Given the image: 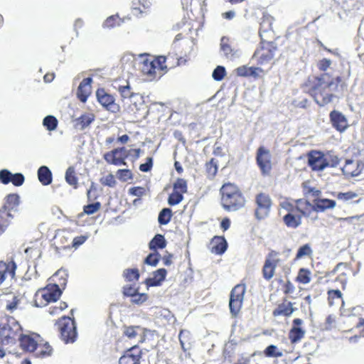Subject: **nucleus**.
I'll return each mask as SVG.
<instances>
[{"mask_svg":"<svg viewBox=\"0 0 364 364\" xmlns=\"http://www.w3.org/2000/svg\"><path fill=\"white\" fill-rule=\"evenodd\" d=\"M313 253L312 249L309 244L300 247L296 252L294 260H299L304 257L311 256Z\"/></svg>","mask_w":364,"mask_h":364,"instance_id":"obj_42","label":"nucleus"},{"mask_svg":"<svg viewBox=\"0 0 364 364\" xmlns=\"http://www.w3.org/2000/svg\"><path fill=\"white\" fill-rule=\"evenodd\" d=\"M123 277L127 282H136L139 280L140 274L139 269L136 268L126 269L123 272Z\"/></svg>","mask_w":364,"mask_h":364,"instance_id":"obj_37","label":"nucleus"},{"mask_svg":"<svg viewBox=\"0 0 364 364\" xmlns=\"http://www.w3.org/2000/svg\"><path fill=\"white\" fill-rule=\"evenodd\" d=\"M41 336L38 333H31L23 334L22 333L18 337L19 346L25 352H35L38 348V344L40 342Z\"/></svg>","mask_w":364,"mask_h":364,"instance_id":"obj_15","label":"nucleus"},{"mask_svg":"<svg viewBox=\"0 0 364 364\" xmlns=\"http://www.w3.org/2000/svg\"><path fill=\"white\" fill-rule=\"evenodd\" d=\"M17 265L13 257L0 261V286L8 277H15Z\"/></svg>","mask_w":364,"mask_h":364,"instance_id":"obj_20","label":"nucleus"},{"mask_svg":"<svg viewBox=\"0 0 364 364\" xmlns=\"http://www.w3.org/2000/svg\"><path fill=\"white\" fill-rule=\"evenodd\" d=\"M307 164L312 171H322L327 168H335L340 164L338 156L331 151L311 150L307 154Z\"/></svg>","mask_w":364,"mask_h":364,"instance_id":"obj_5","label":"nucleus"},{"mask_svg":"<svg viewBox=\"0 0 364 364\" xmlns=\"http://www.w3.org/2000/svg\"><path fill=\"white\" fill-rule=\"evenodd\" d=\"M68 308V304L65 301H60L55 305H52L48 309V313L52 316L59 315L63 310Z\"/></svg>","mask_w":364,"mask_h":364,"instance_id":"obj_40","label":"nucleus"},{"mask_svg":"<svg viewBox=\"0 0 364 364\" xmlns=\"http://www.w3.org/2000/svg\"><path fill=\"white\" fill-rule=\"evenodd\" d=\"M226 74L225 69L223 66L218 65L213 70L212 77L216 81L222 80Z\"/></svg>","mask_w":364,"mask_h":364,"instance_id":"obj_50","label":"nucleus"},{"mask_svg":"<svg viewBox=\"0 0 364 364\" xmlns=\"http://www.w3.org/2000/svg\"><path fill=\"white\" fill-rule=\"evenodd\" d=\"M281 207L287 211L283 217L284 225L289 228H297L302 223V218L310 216V202L304 198L289 200L280 203Z\"/></svg>","mask_w":364,"mask_h":364,"instance_id":"obj_2","label":"nucleus"},{"mask_svg":"<svg viewBox=\"0 0 364 364\" xmlns=\"http://www.w3.org/2000/svg\"><path fill=\"white\" fill-rule=\"evenodd\" d=\"M217 161L215 159H211L205 164V171L207 176L210 178H213L218 173Z\"/></svg>","mask_w":364,"mask_h":364,"instance_id":"obj_36","label":"nucleus"},{"mask_svg":"<svg viewBox=\"0 0 364 364\" xmlns=\"http://www.w3.org/2000/svg\"><path fill=\"white\" fill-rule=\"evenodd\" d=\"M311 276L312 273L310 269L304 267L300 268L295 277V282L300 284H307L311 282Z\"/></svg>","mask_w":364,"mask_h":364,"instance_id":"obj_33","label":"nucleus"},{"mask_svg":"<svg viewBox=\"0 0 364 364\" xmlns=\"http://www.w3.org/2000/svg\"><path fill=\"white\" fill-rule=\"evenodd\" d=\"M72 233L66 230H58L53 237V247L57 254L71 248Z\"/></svg>","mask_w":364,"mask_h":364,"instance_id":"obj_14","label":"nucleus"},{"mask_svg":"<svg viewBox=\"0 0 364 364\" xmlns=\"http://www.w3.org/2000/svg\"><path fill=\"white\" fill-rule=\"evenodd\" d=\"M89 238L88 235H80L75 237H72L71 247L77 249Z\"/></svg>","mask_w":364,"mask_h":364,"instance_id":"obj_55","label":"nucleus"},{"mask_svg":"<svg viewBox=\"0 0 364 364\" xmlns=\"http://www.w3.org/2000/svg\"><path fill=\"white\" fill-rule=\"evenodd\" d=\"M228 247V243L223 236H214L210 242V250L213 253L222 255Z\"/></svg>","mask_w":364,"mask_h":364,"instance_id":"obj_29","label":"nucleus"},{"mask_svg":"<svg viewBox=\"0 0 364 364\" xmlns=\"http://www.w3.org/2000/svg\"><path fill=\"white\" fill-rule=\"evenodd\" d=\"M172 211L170 208H163L158 217V222L160 225H166L168 224L172 218Z\"/></svg>","mask_w":364,"mask_h":364,"instance_id":"obj_35","label":"nucleus"},{"mask_svg":"<svg viewBox=\"0 0 364 364\" xmlns=\"http://www.w3.org/2000/svg\"><path fill=\"white\" fill-rule=\"evenodd\" d=\"M91 123V117L88 115L84 114L80 116L76 119L75 127L79 129H84Z\"/></svg>","mask_w":364,"mask_h":364,"instance_id":"obj_47","label":"nucleus"},{"mask_svg":"<svg viewBox=\"0 0 364 364\" xmlns=\"http://www.w3.org/2000/svg\"><path fill=\"white\" fill-rule=\"evenodd\" d=\"M35 351L38 356L46 357L52 354L53 348L48 343L44 344L38 343V348Z\"/></svg>","mask_w":364,"mask_h":364,"instance_id":"obj_39","label":"nucleus"},{"mask_svg":"<svg viewBox=\"0 0 364 364\" xmlns=\"http://www.w3.org/2000/svg\"><path fill=\"white\" fill-rule=\"evenodd\" d=\"M277 51V46L274 42L269 40H261L259 46L255 51L252 58L256 60L257 65H267L273 60Z\"/></svg>","mask_w":364,"mask_h":364,"instance_id":"obj_8","label":"nucleus"},{"mask_svg":"<svg viewBox=\"0 0 364 364\" xmlns=\"http://www.w3.org/2000/svg\"><path fill=\"white\" fill-rule=\"evenodd\" d=\"M166 246V241L163 235L157 234L149 243V247L151 250L157 252L158 249H164Z\"/></svg>","mask_w":364,"mask_h":364,"instance_id":"obj_34","label":"nucleus"},{"mask_svg":"<svg viewBox=\"0 0 364 364\" xmlns=\"http://www.w3.org/2000/svg\"><path fill=\"white\" fill-rule=\"evenodd\" d=\"M332 195L338 200L347 204L352 203H358L361 200V198L359 197V194L352 191L333 193Z\"/></svg>","mask_w":364,"mask_h":364,"instance_id":"obj_28","label":"nucleus"},{"mask_svg":"<svg viewBox=\"0 0 364 364\" xmlns=\"http://www.w3.org/2000/svg\"><path fill=\"white\" fill-rule=\"evenodd\" d=\"M19 302V298L16 296H13L11 300L7 301L6 309L11 313L14 312L17 309Z\"/></svg>","mask_w":364,"mask_h":364,"instance_id":"obj_53","label":"nucleus"},{"mask_svg":"<svg viewBox=\"0 0 364 364\" xmlns=\"http://www.w3.org/2000/svg\"><path fill=\"white\" fill-rule=\"evenodd\" d=\"M12 173L7 169H2L0 171V183L4 185H7L10 183L9 177L12 176Z\"/></svg>","mask_w":364,"mask_h":364,"instance_id":"obj_58","label":"nucleus"},{"mask_svg":"<svg viewBox=\"0 0 364 364\" xmlns=\"http://www.w3.org/2000/svg\"><path fill=\"white\" fill-rule=\"evenodd\" d=\"M143 352L139 345H134L124 351L119 359V364H140Z\"/></svg>","mask_w":364,"mask_h":364,"instance_id":"obj_17","label":"nucleus"},{"mask_svg":"<svg viewBox=\"0 0 364 364\" xmlns=\"http://www.w3.org/2000/svg\"><path fill=\"white\" fill-rule=\"evenodd\" d=\"M228 39L223 38L221 39L220 48L222 51L226 56H232L234 55L231 46L228 43Z\"/></svg>","mask_w":364,"mask_h":364,"instance_id":"obj_54","label":"nucleus"},{"mask_svg":"<svg viewBox=\"0 0 364 364\" xmlns=\"http://www.w3.org/2000/svg\"><path fill=\"white\" fill-rule=\"evenodd\" d=\"M153 166V159L152 157L146 158V161L139 166V170L142 172L149 171Z\"/></svg>","mask_w":364,"mask_h":364,"instance_id":"obj_63","label":"nucleus"},{"mask_svg":"<svg viewBox=\"0 0 364 364\" xmlns=\"http://www.w3.org/2000/svg\"><path fill=\"white\" fill-rule=\"evenodd\" d=\"M336 318V316L333 315H328L324 323V328L326 330H331L333 327H335Z\"/></svg>","mask_w":364,"mask_h":364,"instance_id":"obj_62","label":"nucleus"},{"mask_svg":"<svg viewBox=\"0 0 364 364\" xmlns=\"http://www.w3.org/2000/svg\"><path fill=\"white\" fill-rule=\"evenodd\" d=\"M167 272L166 269L161 268L154 272V277L151 278H147L145 281L146 284L148 287H156L161 284L166 276Z\"/></svg>","mask_w":364,"mask_h":364,"instance_id":"obj_30","label":"nucleus"},{"mask_svg":"<svg viewBox=\"0 0 364 364\" xmlns=\"http://www.w3.org/2000/svg\"><path fill=\"white\" fill-rule=\"evenodd\" d=\"M150 331L140 326H124L123 327L122 336L129 340L135 339L139 336V343H143L146 339V334Z\"/></svg>","mask_w":364,"mask_h":364,"instance_id":"obj_19","label":"nucleus"},{"mask_svg":"<svg viewBox=\"0 0 364 364\" xmlns=\"http://www.w3.org/2000/svg\"><path fill=\"white\" fill-rule=\"evenodd\" d=\"M118 91L122 98H132L136 95L133 92H132V88L128 82H127V84L124 85H119L118 87Z\"/></svg>","mask_w":364,"mask_h":364,"instance_id":"obj_45","label":"nucleus"},{"mask_svg":"<svg viewBox=\"0 0 364 364\" xmlns=\"http://www.w3.org/2000/svg\"><path fill=\"white\" fill-rule=\"evenodd\" d=\"M296 309V308L294 307V304L288 301L287 298H284L282 303L279 304L273 310L272 316L274 317H289Z\"/></svg>","mask_w":364,"mask_h":364,"instance_id":"obj_24","label":"nucleus"},{"mask_svg":"<svg viewBox=\"0 0 364 364\" xmlns=\"http://www.w3.org/2000/svg\"><path fill=\"white\" fill-rule=\"evenodd\" d=\"M101 183L109 187H114L116 184V181L113 174L109 173L102 177L100 180Z\"/></svg>","mask_w":364,"mask_h":364,"instance_id":"obj_56","label":"nucleus"},{"mask_svg":"<svg viewBox=\"0 0 364 364\" xmlns=\"http://www.w3.org/2000/svg\"><path fill=\"white\" fill-rule=\"evenodd\" d=\"M256 162L263 176L269 175L272 168V156L270 151L264 146H259L257 151Z\"/></svg>","mask_w":364,"mask_h":364,"instance_id":"obj_12","label":"nucleus"},{"mask_svg":"<svg viewBox=\"0 0 364 364\" xmlns=\"http://www.w3.org/2000/svg\"><path fill=\"white\" fill-rule=\"evenodd\" d=\"M273 18L268 14H264L261 18L259 35L262 41L274 38L272 31Z\"/></svg>","mask_w":364,"mask_h":364,"instance_id":"obj_21","label":"nucleus"},{"mask_svg":"<svg viewBox=\"0 0 364 364\" xmlns=\"http://www.w3.org/2000/svg\"><path fill=\"white\" fill-rule=\"evenodd\" d=\"M62 294V290L58 284H48L39 289L34 295L33 302L36 307H44L50 303L56 302Z\"/></svg>","mask_w":364,"mask_h":364,"instance_id":"obj_7","label":"nucleus"},{"mask_svg":"<svg viewBox=\"0 0 364 364\" xmlns=\"http://www.w3.org/2000/svg\"><path fill=\"white\" fill-rule=\"evenodd\" d=\"M221 205L228 211L243 208L246 200L240 188L232 183H225L220 188Z\"/></svg>","mask_w":364,"mask_h":364,"instance_id":"obj_4","label":"nucleus"},{"mask_svg":"<svg viewBox=\"0 0 364 364\" xmlns=\"http://www.w3.org/2000/svg\"><path fill=\"white\" fill-rule=\"evenodd\" d=\"M38 178L43 185L48 186L52 182V173L47 166H41L38 170Z\"/></svg>","mask_w":364,"mask_h":364,"instance_id":"obj_32","label":"nucleus"},{"mask_svg":"<svg viewBox=\"0 0 364 364\" xmlns=\"http://www.w3.org/2000/svg\"><path fill=\"white\" fill-rule=\"evenodd\" d=\"M303 324V320L299 318L292 321V327L289 331L288 338L292 344L298 343L305 336V330L301 326Z\"/></svg>","mask_w":364,"mask_h":364,"instance_id":"obj_22","label":"nucleus"},{"mask_svg":"<svg viewBox=\"0 0 364 364\" xmlns=\"http://www.w3.org/2000/svg\"><path fill=\"white\" fill-rule=\"evenodd\" d=\"M336 205V202L334 200L328 198L315 199L314 200L313 205L310 203V207L311 208L310 210V215L313 211H316L317 213L324 212L326 210L334 208Z\"/></svg>","mask_w":364,"mask_h":364,"instance_id":"obj_25","label":"nucleus"},{"mask_svg":"<svg viewBox=\"0 0 364 364\" xmlns=\"http://www.w3.org/2000/svg\"><path fill=\"white\" fill-rule=\"evenodd\" d=\"M331 65V60L330 59L323 58L318 62L317 68L319 71L326 73V71L330 68Z\"/></svg>","mask_w":364,"mask_h":364,"instance_id":"obj_57","label":"nucleus"},{"mask_svg":"<svg viewBox=\"0 0 364 364\" xmlns=\"http://www.w3.org/2000/svg\"><path fill=\"white\" fill-rule=\"evenodd\" d=\"M22 327L13 316L4 317L0 323V343L14 344L22 332Z\"/></svg>","mask_w":364,"mask_h":364,"instance_id":"obj_6","label":"nucleus"},{"mask_svg":"<svg viewBox=\"0 0 364 364\" xmlns=\"http://www.w3.org/2000/svg\"><path fill=\"white\" fill-rule=\"evenodd\" d=\"M161 258L158 252L150 253L144 259V263L151 266H156Z\"/></svg>","mask_w":364,"mask_h":364,"instance_id":"obj_48","label":"nucleus"},{"mask_svg":"<svg viewBox=\"0 0 364 364\" xmlns=\"http://www.w3.org/2000/svg\"><path fill=\"white\" fill-rule=\"evenodd\" d=\"M343 294L339 289H328L327 291V300L329 306L335 304V301L341 299Z\"/></svg>","mask_w":364,"mask_h":364,"instance_id":"obj_41","label":"nucleus"},{"mask_svg":"<svg viewBox=\"0 0 364 364\" xmlns=\"http://www.w3.org/2000/svg\"><path fill=\"white\" fill-rule=\"evenodd\" d=\"M20 203V197L17 193H9L4 198V204L0 208L4 211L11 213L17 209Z\"/></svg>","mask_w":364,"mask_h":364,"instance_id":"obj_26","label":"nucleus"},{"mask_svg":"<svg viewBox=\"0 0 364 364\" xmlns=\"http://www.w3.org/2000/svg\"><path fill=\"white\" fill-rule=\"evenodd\" d=\"M245 291L246 285L245 283L235 285L230 291L229 308L230 314L234 318L237 317L240 312Z\"/></svg>","mask_w":364,"mask_h":364,"instance_id":"obj_10","label":"nucleus"},{"mask_svg":"<svg viewBox=\"0 0 364 364\" xmlns=\"http://www.w3.org/2000/svg\"><path fill=\"white\" fill-rule=\"evenodd\" d=\"M65 180L68 183L76 188L77 178L75 176V171L73 167H69L65 173Z\"/></svg>","mask_w":364,"mask_h":364,"instance_id":"obj_46","label":"nucleus"},{"mask_svg":"<svg viewBox=\"0 0 364 364\" xmlns=\"http://www.w3.org/2000/svg\"><path fill=\"white\" fill-rule=\"evenodd\" d=\"M55 325L58 326L60 337L65 343L75 341L77 333L74 319L69 316H62L56 321Z\"/></svg>","mask_w":364,"mask_h":364,"instance_id":"obj_9","label":"nucleus"},{"mask_svg":"<svg viewBox=\"0 0 364 364\" xmlns=\"http://www.w3.org/2000/svg\"><path fill=\"white\" fill-rule=\"evenodd\" d=\"M256 208L255 216L257 220H261L266 218L272 205V200L270 196L265 193H259L255 196Z\"/></svg>","mask_w":364,"mask_h":364,"instance_id":"obj_11","label":"nucleus"},{"mask_svg":"<svg viewBox=\"0 0 364 364\" xmlns=\"http://www.w3.org/2000/svg\"><path fill=\"white\" fill-rule=\"evenodd\" d=\"M148 299V295L144 293H139L138 291L131 298V302L134 304H142Z\"/></svg>","mask_w":364,"mask_h":364,"instance_id":"obj_51","label":"nucleus"},{"mask_svg":"<svg viewBox=\"0 0 364 364\" xmlns=\"http://www.w3.org/2000/svg\"><path fill=\"white\" fill-rule=\"evenodd\" d=\"M138 291V289L134 285L127 284L123 287L122 293L124 296L132 297Z\"/></svg>","mask_w":364,"mask_h":364,"instance_id":"obj_59","label":"nucleus"},{"mask_svg":"<svg viewBox=\"0 0 364 364\" xmlns=\"http://www.w3.org/2000/svg\"><path fill=\"white\" fill-rule=\"evenodd\" d=\"M14 218L11 213L0 209V235H2L11 225Z\"/></svg>","mask_w":364,"mask_h":364,"instance_id":"obj_31","label":"nucleus"},{"mask_svg":"<svg viewBox=\"0 0 364 364\" xmlns=\"http://www.w3.org/2000/svg\"><path fill=\"white\" fill-rule=\"evenodd\" d=\"M279 255L278 252L271 250L267 255L262 271L264 279L269 281L274 277L276 267L280 263V259L278 257Z\"/></svg>","mask_w":364,"mask_h":364,"instance_id":"obj_13","label":"nucleus"},{"mask_svg":"<svg viewBox=\"0 0 364 364\" xmlns=\"http://www.w3.org/2000/svg\"><path fill=\"white\" fill-rule=\"evenodd\" d=\"M170 55L153 56L147 53L139 55V70L150 80L160 77L167 72L166 61Z\"/></svg>","mask_w":364,"mask_h":364,"instance_id":"obj_3","label":"nucleus"},{"mask_svg":"<svg viewBox=\"0 0 364 364\" xmlns=\"http://www.w3.org/2000/svg\"><path fill=\"white\" fill-rule=\"evenodd\" d=\"M329 117L333 127L339 132H343L349 127L347 118L339 111H331Z\"/></svg>","mask_w":364,"mask_h":364,"instance_id":"obj_23","label":"nucleus"},{"mask_svg":"<svg viewBox=\"0 0 364 364\" xmlns=\"http://www.w3.org/2000/svg\"><path fill=\"white\" fill-rule=\"evenodd\" d=\"M13 181L12 184L15 186H21L23 185L25 181L24 176L21 173H13Z\"/></svg>","mask_w":364,"mask_h":364,"instance_id":"obj_61","label":"nucleus"},{"mask_svg":"<svg viewBox=\"0 0 364 364\" xmlns=\"http://www.w3.org/2000/svg\"><path fill=\"white\" fill-rule=\"evenodd\" d=\"M43 124L48 130L53 131L58 127V120L54 116L48 115L43 119Z\"/></svg>","mask_w":364,"mask_h":364,"instance_id":"obj_44","label":"nucleus"},{"mask_svg":"<svg viewBox=\"0 0 364 364\" xmlns=\"http://www.w3.org/2000/svg\"><path fill=\"white\" fill-rule=\"evenodd\" d=\"M183 200V196L181 193L173 192L169 195L168 198V203L173 206L178 205Z\"/></svg>","mask_w":364,"mask_h":364,"instance_id":"obj_49","label":"nucleus"},{"mask_svg":"<svg viewBox=\"0 0 364 364\" xmlns=\"http://www.w3.org/2000/svg\"><path fill=\"white\" fill-rule=\"evenodd\" d=\"M127 149L124 146L118 147L108 151L104 154L105 160L109 164L115 166H126V159L129 157L127 154Z\"/></svg>","mask_w":364,"mask_h":364,"instance_id":"obj_16","label":"nucleus"},{"mask_svg":"<svg viewBox=\"0 0 364 364\" xmlns=\"http://www.w3.org/2000/svg\"><path fill=\"white\" fill-rule=\"evenodd\" d=\"M295 291V287L290 280H287L282 286V291L285 295H290Z\"/></svg>","mask_w":364,"mask_h":364,"instance_id":"obj_60","label":"nucleus"},{"mask_svg":"<svg viewBox=\"0 0 364 364\" xmlns=\"http://www.w3.org/2000/svg\"><path fill=\"white\" fill-rule=\"evenodd\" d=\"M118 178L122 181L132 179L133 175L129 169H119L117 172Z\"/></svg>","mask_w":364,"mask_h":364,"instance_id":"obj_52","label":"nucleus"},{"mask_svg":"<svg viewBox=\"0 0 364 364\" xmlns=\"http://www.w3.org/2000/svg\"><path fill=\"white\" fill-rule=\"evenodd\" d=\"M145 193V190L143 187L141 186H134L132 187L129 190V193L132 196L140 197L143 196Z\"/></svg>","mask_w":364,"mask_h":364,"instance_id":"obj_64","label":"nucleus"},{"mask_svg":"<svg viewBox=\"0 0 364 364\" xmlns=\"http://www.w3.org/2000/svg\"><path fill=\"white\" fill-rule=\"evenodd\" d=\"M173 191L181 193L183 196L188 191L187 181L181 178H177L173 185Z\"/></svg>","mask_w":364,"mask_h":364,"instance_id":"obj_38","label":"nucleus"},{"mask_svg":"<svg viewBox=\"0 0 364 364\" xmlns=\"http://www.w3.org/2000/svg\"><path fill=\"white\" fill-rule=\"evenodd\" d=\"M96 97L99 103L107 110L117 112L119 109V105L115 102L114 97L108 93L104 88L96 91Z\"/></svg>","mask_w":364,"mask_h":364,"instance_id":"obj_18","label":"nucleus"},{"mask_svg":"<svg viewBox=\"0 0 364 364\" xmlns=\"http://www.w3.org/2000/svg\"><path fill=\"white\" fill-rule=\"evenodd\" d=\"M344 82L341 76L333 77L328 73L310 75L301 84V88L320 107L331 103L336 97L335 92Z\"/></svg>","mask_w":364,"mask_h":364,"instance_id":"obj_1","label":"nucleus"},{"mask_svg":"<svg viewBox=\"0 0 364 364\" xmlns=\"http://www.w3.org/2000/svg\"><path fill=\"white\" fill-rule=\"evenodd\" d=\"M91 92V77L85 78L80 84L77 90V97L82 102H85Z\"/></svg>","mask_w":364,"mask_h":364,"instance_id":"obj_27","label":"nucleus"},{"mask_svg":"<svg viewBox=\"0 0 364 364\" xmlns=\"http://www.w3.org/2000/svg\"><path fill=\"white\" fill-rule=\"evenodd\" d=\"M264 354L268 358H280L283 355L282 352L274 345L267 346L264 350Z\"/></svg>","mask_w":364,"mask_h":364,"instance_id":"obj_43","label":"nucleus"}]
</instances>
